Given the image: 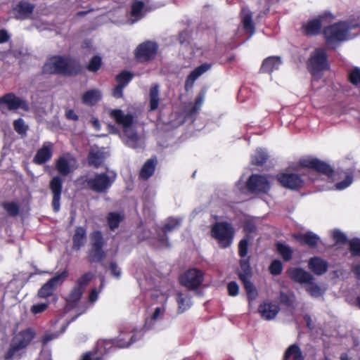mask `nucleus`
<instances>
[{"instance_id":"nucleus-61","label":"nucleus","mask_w":360,"mask_h":360,"mask_svg":"<svg viewBox=\"0 0 360 360\" xmlns=\"http://www.w3.org/2000/svg\"><path fill=\"white\" fill-rule=\"evenodd\" d=\"M279 300L281 303H283L288 306H291L293 303L292 298L290 295L283 292H281L280 293Z\"/></svg>"},{"instance_id":"nucleus-21","label":"nucleus","mask_w":360,"mask_h":360,"mask_svg":"<svg viewBox=\"0 0 360 360\" xmlns=\"http://www.w3.org/2000/svg\"><path fill=\"white\" fill-rule=\"evenodd\" d=\"M288 274L294 281L301 284H307L314 280L310 273L301 268H292L288 270Z\"/></svg>"},{"instance_id":"nucleus-30","label":"nucleus","mask_w":360,"mask_h":360,"mask_svg":"<svg viewBox=\"0 0 360 360\" xmlns=\"http://www.w3.org/2000/svg\"><path fill=\"white\" fill-rule=\"evenodd\" d=\"M203 103L202 96H198L194 103L188 104L184 110L185 117L186 119H193L198 112Z\"/></svg>"},{"instance_id":"nucleus-15","label":"nucleus","mask_w":360,"mask_h":360,"mask_svg":"<svg viewBox=\"0 0 360 360\" xmlns=\"http://www.w3.org/2000/svg\"><path fill=\"white\" fill-rule=\"evenodd\" d=\"M63 181L58 176H54L50 181L49 188L53 195L52 207L55 212H59L60 209V198Z\"/></svg>"},{"instance_id":"nucleus-35","label":"nucleus","mask_w":360,"mask_h":360,"mask_svg":"<svg viewBox=\"0 0 360 360\" xmlns=\"http://www.w3.org/2000/svg\"><path fill=\"white\" fill-rule=\"evenodd\" d=\"M242 281L244 284L249 302L250 303L252 301L256 300V298L258 297L257 290L249 278L246 279L244 276L242 278Z\"/></svg>"},{"instance_id":"nucleus-5","label":"nucleus","mask_w":360,"mask_h":360,"mask_svg":"<svg viewBox=\"0 0 360 360\" xmlns=\"http://www.w3.org/2000/svg\"><path fill=\"white\" fill-rule=\"evenodd\" d=\"M234 235L235 229L231 223L218 221L212 226L211 236L222 248H226L231 245Z\"/></svg>"},{"instance_id":"nucleus-38","label":"nucleus","mask_w":360,"mask_h":360,"mask_svg":"<svg viewBox=\"0 0 360 360\" xmlns=\"http://www.w3.org/2000/svg\"><path fill=\"white\" fill-rule=\"evenodd\" d=\"M105 257V253L102 248H91L89 251V261L90 262H101Z\"/></svg>"},{"instance_id":"nucleus-63","label":"nucleus","mask_w":360,"mask_h":360,"mask_svg":"<svg viewBox=\"0 0 360 360\" xmlns=\"http://www.w3.org/2000/svg\"><path fill=\"white\" fill-rule=\"evenodd\" d=\"M124 87V84H117L113 90V96L115 98H122L123 96V89Z\"/></svg>"},{"instance_id":"nucleus-47","label":"nucleus","mask_w":360,"mask_h":360,"mask_svg":"<svg viewBox=\"0 0 360 360\" xmlns=\"http://www.w3.org/2000/svg\"><path fill=\"white\" fill-rule=\"evenodd\" d=\"M353 173H354V169H351L349 171V172L346 175L345 180L338 182L335 184V188L337 190L341 191V190H344L346 188H347L348 186H349L353 181Z\"/></svg>"},{"instance_id":"nucleus-4","label":"nucleus","mask_w":360,"mask_h":360,"mask_svg":"<svg viewBox=\"0 0 360 360\" xmlns=\"http://www.w3.org/2000/svg\"><path fill=\"white\" fill-rule=\"evenodd\" d=\"M116 179V174L101 173L96 174L94 176L88 175L82 176L77 179V181L83 186L86 187L95 192L103 193L108 190Z\"/></svg>"},{"instance_id":"nucleus-53","label":"nucleus","mask_w":360,"mask_h":360,"mask_svg":"<svg viewBox=\"0 0 360 360\" xmlns=\"http://www.w3.org/2000/svg\"><path fill=\"white\" fill-rule=\"evenodd\" d=\"M349 250L352 255V256L360 257V239L359 238H353L349 243Z\"/></svg>"},{"instance_id":"nucleus-44","label":"nucleus","mask_w":360,"mask_h":360,"mask_svg":"<svg viewBox=\"0 0 360 360\" xmlns=\"http://www.w3.org/2000/svg\"><path fill=\"white\" fill-rule=\"evenodd\" d=\"M1 207L11 217H16L19 214V206L14 202H4L1 204Z\"/></svg>"},{"instance_id":"nucleus-24","label":"nucleus","mask_w":360,"mask_h":360,"mask_svg":"<svg viewBox=\"0 0 360 360\" xmlns=\"http://www.w3.org/2000/svg\"><path fill=\"white\" fill-rule=\"evenodd\" d=\"M105 159V153L98 148H92L88 155V163L96 168L99 167Z\"/></svg>"},{"instance_id":"nucleus-22","label":"nucleus","mask_w":360,"mask_h":360,"mask_svg":"<svg viewBox=\"0 0 360 360\" xmlns=\"http://www.w3.org/2000/svg\"><path fill=\"white\" fill-rule=\"evenodd\" d=\"M308 267L314 274L321 276L328 271V263L321 257H314L309 259Z\"/></svg>"},{"instance_id":"nucleus-31","label":"nucleus","mask_w":360,"mask_h":360,"mask_svg":"<svg viewBox=\"0 0 360 360\" xmlns=\"http://www.w3.org/2000/svg\"><path fill=\"white\" fill-rule=\"evenodd\" d=\"M292 358V360H304L300 347L297 344L290 345L285 350L283 355V360Z\"/></svg>"},{"instance_id":"nucleus-26","label":"nucleus","mask_w":360,"mask_h":360,"mask_svg":"<svg viewBox=\"0 0 360 360\" xmlns=\"http://www.w3.org/2000/svg\"><path fill=\"white\" fill-rule=\"evenodd\" d=\"M282 61L280 57L270 56L266 58L262 65L261 71L266 73H271L273 71L278 70Z\"/></svg>"},{"instance_id":"nucleus-42","label":"nucleus","mask_w":360,"mask_h":360,"mask_svg":"<svg viewBox=\"0 0 360 360\" xmlns=\"http://www.w3.org/2000/svg\"><path fill=\"white\" fill-rule=\"evenodd\" d=\"M276 249L285 261H289L292 259V250L288 245L278 243L276 245Z\"/></svg>"},{"instance_id":"nucleus-58","label":"nucleus","mask_w":360,"mask_h":360,"mask_svg":"<svg viewBox=\"0 0 360 360\" xmlns=\"http://www.w3.org/2000/svg\"><path fill=\"white\" fill-rule=\"evenodd\" d=\"M248 251V240L246 238L242 239L238 245V254L241 257L247 256Z\"/></svg>"},{"instance_id":"nucleus-36","label":"nucleus","mask_w":360,"mask_h":360,"mask_svg":"<svg viewBox=\"0 0 360 360\" xmlns=\"http://www.w3.org/2000/svg\"><path fill=\"white\" fill-rule=\"evenodd\" d=\"M150 110H155L159 105V85L153 84L150 89Z\"/></svg>"},{"instance_id":"nucleus-20","label":"nucleus","mask_w":360,"mask_h":360,"mask_svg":"<svg viewBox=\"0 0 360 360\" xmlns=\"http://www.w3.org/2000/svg\"><path fill=\"white\" fill-rule=\"evenodd\" d=\"M279 311L278 305L271 302H264L258 308L259 313L265 320L274 319Z\"/></svg>"},{"instance_id":"nucleus-17","label":"nucleus","mask_w":360,"mask_h":360,"mask_svg":"<svg viewBox=\"0 0 360 360\" xmlns=\"http://www.w3.org/2000/svg\"><path fill=\"white\" fill-rule=\"evenodd\" d=\"M278 181L281 185L290 189H297L302 186L301 177L295 174H281L277 175Z\"/></svg>"},{"instance_id":"nucleus-32","label":"nucleus","mask_w":360,"mask_h":360,"mask_svg":"<svg viewBox=\"0 0 360 360\" xmlns=\"http://www.w3.org/2000/svg\"><path fill=\"white\" fill-rule=\"evenodd\" d=\"M34 6L27 1H21L16 7L17 18L25 19L32 13Z\"/></svg>"},{"instance_id":"nucleus-60","label":"nucleus","mask_w":360,"mask_h":360,"mask_svg":"<svg viewBox=\"0 0 360 360\" xmlns=\"http://www.w3.org/2000/svg\"><path fill=\"white\" fill-rule=\"evenodd\" d=\"M228 291L230 296H236L239 292L238 285L235 281H231L228 284Z\"/></svg>"},{"instance_id":"nucleus-59","label":"nucleus","mask_w":360,"mask_h":360,"mask_svg":"<svg viewBox=\"0 0 360 360\" xmlns=\"http://www.w3.org/2000/svg\"><path fill=\"white\" fill-rule=\"evenodd\" d=\"M333 238L336 244H343L347 240L346 236L339 230H334L333 231Z\"/></svg>"},{"instance_id":"nucleus-39","label":"nucleus","mask_w":360,"mask_h":360,"mask_svg":"<svg viewBox=\"0 0 360 360\" xmlns=\"http://www.w3.org/2000/svg\"><path fill=\"white\" fill-rule=\"evenodd\" d=\"M267 153L262 149H257L255 153L252 156V163L255 165H264L268 159Z\"/></svg>"},{"instance_id":"nucleus-8","label":"nucleus","mask_w":360,"mask_h":360,"mask_svg":"<svg viewBox=\"0 0 360 360\" xmlns=\"http://www.w3.org/2000/svg\"><path fill=\"white\" fill-rule=\"evenodd\" d=\"M333 19L334 17L330 13H325L305 23L303 25L304 32L307 35L317 34L323 25L331 22Z\"/></svg>"},{"instance_id":"nucleus-6","label":"nucleus","mask_w":360,"mask_h":360,"mask_svg":"<svg viewBox=\"0 0 360 360\" xmlns=\"http://www.w3.org/2000/svg\"><path fill=\"white\" fill-rule=\"evenodd\" d=\"M36 333L33 328H28L20 331L13 338L10 347L5 355L6 360L11 359L25 349L34 339Z\"/></svg>"},{"instance_id":"nucleus-41","label":"nucleus","mask_w":360,"mask_h":360,"mask_svg":"<svg viewBox=\"0 0 360 360\" xmlns=\"http://www.w3.org/2000/svg\"><path fill=\"white\" fill-rule=\"evenodd\" d=\"M181 223V218H173L170 217L169 218L164 226L163 231L165 233H167L169 232H171L177 228H179Z\"/></svg>"},{"instance_id":"nucleus-55","label":"nucleus","mask_w":360,"mask_h":360,"mask_svg":"<svg viewBox=\"0 0 360 360\" xmlns=\"http://www.w3.org/2000/svg\"><path fill=\"white\" fill-rule=\"evenodd\" d=\"M13 127L17 133L19 134H25L27 131V127L22 119L19 118L13 122Z\"/></svg>"},{"instance_id":"nucleus-12","label":"nucleus","mask_w":360,"mask_h":360,"mask_svg":"<svg viewBox=\"0 0 360 360\" xmlns=\"http://www.w3.org/2000/svg\"><path fill=\"white\" fill-rule=\"evenodd\" d=\"M68 277V271H63L56 274L46 282L38 291V296L41 298H46L51 296L55 288L61 285Z\"/></svg>"},{"instance_id":"nucleus-43","label":"nucleus","mask_w":360,"mask_h":360,"mask_svg":"<svg viewBox=\"0 0 360 360\" xmlns=\"http://www.w3.org/2000/svg\"><path fill=\"white\" fill-rule=\"evenodd\" d=\"M90 238L91 245L92 248H103L104 239L101 231H94L93 233H91Z\"/></svg>"},{"instance_id":"nucleus-49","label":"nucleus","mask_w":360,"mask_h":360,"mask_svg":"<svg viewBox=\"0 0 360 360\" xmlns=\"http://www.w3.org/2000/svg\"><path fill=\"white\" fill-rule=\"evenodd\" d=\"M83 292L84 291L82 290L75 286L70 292L67 302L69 304H76L80 300Z\"/></svg>"},{"instance_id":"nucleus-3","label":"nucleus","mask_w":360,"mask_h":360,"mask_svg":"<svg viewBox=\"0 0 360 360\" xmlns=\"http://www.w3.org/2000/svg\"><path fill=\"white\" fill-rule=\"evenodd\" d=\"M79 70V64L76 60L60 56L51 58L43 67V72L46 74L71 75Z\"/></svg>"},{"instance_id":"nucleus-46","label":"nucleus","mask_w":360,"mask_h":360,"mask_svg":"<svg viewBox=\"0 0 360 360\" xmlns=\"http://www.w3.org/2000/svg\"><path fill=\"white\" fill-rule=\"evenodd\" d=\"M94 275L91 272L85 273L80 276L76 281L75 286L84 291L89 281L92 279Z\"/></svg>"},{"instance_id":"nucleus-1","label":"nucleus","mask_w":360,"mask_h":360,"mask_svg":"<svg viewBox=\"0 0 360 360\" xmlns=\"http://www.w3.org/2000/svg\"><path fill=\"white\" fill-rule=\"evenodd\" d=\"M110 117L120 125L123 130L124 140L127 146L132 148L141 146V141L135 128V117L132 114L124 113L122 110H112Z\"/></svg>"},{"instance_id":"nucleus-2","label":"nucleus","mask_w":360,"mask_h":360,"mask_svg":"<svg viewBox=\"0 0 360 360\" xmlns=\"http://www.w3.org/2000/svg\"><path fill=\"white\" fill-rule=\"evenodd\" d=\"M358 26L357 23L340 22L325 27L323 35L327 45L335 48L340 42L352 39L354 34L350 32Z\"/></svg>"},{"instance_id":"nucleus-10","label":"nucleus","mask_w":360,"mask_h":360,"mask_svg":"<svg viewBox=\"0 0 360 360\" xmlns=\"http://www.w3.org/2000/svg\"><path fill=\"white\" fill-rule=\"evenodd\" d=\"M247 188L253 193H266L270 189V183L264 176L252 174L247 181Z\"/></svg>"},{"instance_id":"nucleus-52","label":"nucleus","mask_w":360,"mask_h":360,"mask_svg":"<svg viewBox=\"0 0 360 360\" xmlns=\"http://www.w3.org/2000/svg\"><path fill=\"white\" fill-rule=\"evenodd\" d=\"M132 77L133 75L130 72L127 71H123L116 77V80L118 84H124L126 86L131 80Z\"/></svg>"},{"instance_id":"nucleus-62","label":"nucleus","mask_w":360,"mask_h":360,"mask_svg":"<svg viewBox=\"0 0 360 360\" xmlns=\"http://www.w3.org/2000/svg\"><path fill=\"white\" fill-rule=\"evenodd\" d=\"M110 271L112 274L117 278H120L121 276V269L119 268L117 264L115 262H111L110 265Z\"/></svg>"},{"instance_id":"nucleus-37","label":"nucleus","mask_w":360,"mask_h":360,"mask_svg":"<svg viewBox=\"0 0 360 360\" xmlns=\"http://www.w3.org/2000/svg\"><path fill=\"white\" fill-rule=\"evenodd\" d=\"M176 302L179 306V312L183 313L188 309L191 306V297L183 293H178Z\"/></svg>"},{"instance_id":"nucleus-33","label":"nucleus","mask_w":360,"mask_h":360,"mask_svg":"<svg viewBox=\"0 0 360 360\" xmlns=\"http://www.w3.org/2000/svg\"><path fill=\"white\" fill-rule=\"evenodd\" d=\"M165 311V307H156L154 312L146 319L144 328L147 330L151 328L158 320L163 317Z\"/></svg>"},{"instance_id":"nucleus-50","label":"nucleus","mask_w":360,"mask_h":360,"mask_svg":"<svg viewBox=\"0 0 360 360\" xmlns=\"http://www.w3.org/2000/svg\"><path fill=\"white\" fill-rule=\"evenodd\" d=\"M307 286L306 287V290L314 297H320L323 293V290L315 283L311 281L307 283Z\"/></svg>"},{"instance_id":"nucleus-11","label":"nucleus","mask_w":360,"mask_h":360,"mask_svg":"<svg viewBox=\"0 0 360 360\" xmlns=\"http://www.w3.org/2000/svg\"><path fill=\"white\" fill-rule=\"evenodd\" d=\"M55 165L58 172L62 176H68L77 168V160L69 153L60 155Z\"/></svg>"},{"instance_id":"nucleus-16","label":"nucleus","mask_w":360,"mask_h":360,"mask_svg":"<svg viewBox=\"0 0 360 360\" xmlns=\"http://www.w3.org/2000/svg\"><path fill=\"white\" fill-rule=\"evenodd\" d=\"M157 51L158 45L155 43L146 41L137 47L136 56L141 62L148 61L155 58Z\"/></svg>"},{"instance_id":"nucleus-54","label":"nucleus","mask_w":360,"mask_h":360,"mask_svg":"<svg viewBox=\"0 0 360 360\" xmlns=\"http://www.w3.org/2000/svg\"><path fill=\"white\" fill-rule=\"evenodd\" d=\"M101 58L98 56H94L91 60H90L88 66H87V69L88 70H89L90 72H96L97 70H98V69L100 68L101 65Z\"/></svg>"},{"instance_id":"nucleus-23","label":"nucleus","mask_w":360,"mask_h":360,"mask_svg":"<svg viewBox=\"0 0 360 360\" xmlns=\"http://www.w3.org/2000/svg\"><path fill=\"white\" fill-rule=\"evenodd\" d=\"M211 68V65L209 63H204L197 67L193 70L188 76L185 82V89L188 91L193 87L195 81L203 73L207 72Z\"/></svg>"},{"instance_id":"nucleus-25","label":"nucleus","mask_w":360,"mask_h":360,"mask_svg":"<svg viewBox=\"0 0 360 360\" xmlns=\"http://www.w3.org/2000/svg\"><path fill=\"white\" fill-rule=\"evenodd\" d=\"M86 243V229L82 226L75 229L72 236V248L75 250H80Z\"/></svg>"},{"instance_id":"nucleus-64","label":"nucleus","mask_w":360,"mask_h":360,"mask_svg":"<svg viewBox=\"0 0 360 360\" xmlns=\"http://www.w3.org/2000/svg\"><path fill=\"white\" fill-rule=\"evenodd\" d=\"M101 357L99 356L96 353L88 352L85 354L82 360H101Z\"/></svg>"},{"instance_id":"nucleus-18","label":"nucleus","mask_w":360,"mask_h":360,"mask_svg":"<svg viewBox=\"0 0 360 360\" xmlns=\"http://www.w3.org/2000/svg\"><path fill=\"white\" fill-rule=\"evenodd\" d=\"M53 143L46 141L43 143L34 157L33 162L37 165H42L49 161L53 156Z\"/></svg>"},{"instance_id":"nucleus-34","label":"nucleus","mask_w":360,"mask_h":360,"mask_svg":"<svg viewBox=\"0 0 360 360\" xmlns=\"http://www.w3.org/2000/svg\"><path fill=\"white\" fill-rule=\"evenodd\" d=\"M156 160L153 159L148 160L140 172V177L143 179H148L151 176L155 169Z\"/></svg>"},{"instance_id":"nucleus-28","label":"nucleus","mask_w":360,"mask_h":360,"mask_svg":"<svg viewBox=\"0 0 360 360\" xmlns=\"http://www.w3.org/2000/svg\"><path fill=\"white\" fill-rule=\"evenodd\" d=\"M102 97L101 92L98 89H91L85 92L82 98V103L92 106L98 103Z\"/></svg>"},{"instance_id":"nucleus-9","label":"nucleus","mask_w":360,"mask_h":360,"mask_svg":"<svg viewBox=\"0 0 360 360\" xmlns=\"http://www.w3.org/2000/svg\"><path fill=\"white\" fill-rule=\"evenodd\" d=\"M182 285L190 290L197 288L203 281L202 271L197 269H191L186 271L179 278Z\"/></svg>"},{"instance_id":"nucleus-14","label":"nucleus","mask_w":360,"mask_h":360,"mask_svg":"<svg viewBox=\"0 0 360 360\" xmlns=\"http://www.w3.org/2000/svg\"><path fill=\"white\" fill-rule=\"evenodd\" d=\"M5 103L9 110H16L22 109L25 111H28L30 108L27 102L16 96L13 93L6 94L0 98V104Z\"/></svg>"},{"instance_id":"nucleus-13","label":"nucleus","mask_w":360,"mask_h":360,"mask_svg":"<svg viewBox=\"0 0 360 360\" xmlns=\"http://www.w3.org/2000/svg\"><path fill=\"white\" fill-rule=\"evenodd\" d=\"M300 165L302 167L313 169L328 176H332L333 173V170L328 164L317 158H309L302 159L300 161Z\"/></svg>"},{"instance_id":"nucleus-48","label":"nucleus","mask_w":360,"mask_h":360,"mask_svg":"<svg viewBox=\"0 0 360 360\" xmlns=\"http://www.w3.org/2000/svg\"><path fill=\"white\" fill-rule=\"evenodd\" d=\"M241 270L243 273H240L239 277L242 281V278L245 276L246 279H248L251 276V269L249 263L248 259H243L240 260V262Z\"/></svg>"},{"instance_id":"nucleus-7","label":"nucleus","mask_w":360,"mask_h":360,"mask_svg":"<svg viewBox=\"0 0 360 360\" xmlns=\"http://www.w3.org/2000/svg\"><path fill=\"white\" fill-rule=\"evenodd\" d=\"M308 66L314 75L327 70L329 65L326 50L323 48L316 49L311 54Z\"/></svg>"},{"instance_id":"nucleus-27","label":"nucleus","mask_w":360,"mask_h":360,"mask_svg":"<svg viewBox=\"0 0 360 360\" xmlns=\"http://www.w3.org/2000/svg\"><path fill=\"white\" fill-rule=\"evenodd\" d=\"M295 238L302 244H306L309 247H316L319 241V237L311 231H307L305 233L296 235Z\"/></svg>"},{"instance_id":"nucleus-40","label":"nucleus","mask_w":360,"mask_h":360,"mask_svg":"<svg viewBox=\"0 0 360 360\" xmlns=\"http://www.w3.org/2000/svg\"><path fill=\"white\" fill-rule=\"evenodd\" d=\"M144 7V4L142 1H136L132 4L131 15L134 19L131 20V24H134L142 18V10Z\"/></svg>"},{"instance_id":"nucleus-51","label":"nucleus","mask_w":360,"mask_h":360,"mask_svg":"<svg viewBox=\"0 0 360 360\" xmlns=\"http://www.w3.org/2000/svg\"><path fill=\"white\" fill-rule=\"evenodd\" d=\"M349 79L354 85H360V68L356 67L352 69L349 72Z\"/></svg>"},{"instance_id":"nucleus-45","label":"nucleus","mask_w":360,"mask_h":360,"mask_svg":"<svg viewBox=\"0 0 360 360\" xmlns=\"http://www.w3.org/2000/svg\"><path fill=\"white\" fill-rule=\"evenodd\" d=\"M123 217L118 213L110 212L108 217V222L111 230H115L119 226L120 221L122 220Z\"/></svg>"},{"instance_id":"nucleus-29","label":"nucleus","mask_w":360,"mask_h":360,"mask_svg":"<svg viewBox=\"0 0 360 360\" xmlns=\"http://www.w3.org/2000/svg\"><path fill=\"white\" fill-rule=\"evenodd\" d=\"M240 15L245 30L250 34L249 36L250 38L255 32V26L252 20V13L247 8H242Z\"/></svg>"},{"instance_id":"nucleus-57","label":"nucleus","mask_w":360,"mask_h":360,"mask_svg":"<svg viewBox=\"0 0 360 360\" xmlns=\"http://www.w3.org/2000/svg\"><path fill=\"white\" fill-rule=\"evenodd\" d=\"M49 305V302H43V303L33 304L31 307L30 311L33 314H40V313L44 311L48 308Z\"/></svg>"},{"instance_id":"nucleus-56","label":"nucleus","mask_w":360,"mask_h":360,"mask_svg":"<svg viewBox=\"0 0 360 360\" xmlns=\"http://www.w3.org/2000/svg\"><path fill=\"white\" fill-rule=\"evenodd\" d=\"M283 269L282 263L279 260H274L269 266V271L271 274L277 276L281 274Z\"/></svg>"},{"instance_id":"nucleus-19","label":"nucleus","mask_w":360,"mask_h":360,"mask_svg":"<svg viewBox=\"0 0 360 360\" xmlns=\"http://www.w3.org/2000/svg\"><path fill=\"white\" fill-rule=\"evenodd\" d=\"M136 334H131V333L122 332L117 338L112 341H105L100 342L99 345H103L104 347L110 345H115L119 348H124L130 346L134 342L136 341Z\"/></svg>"}]
</instances>
